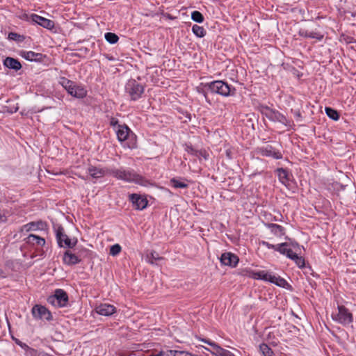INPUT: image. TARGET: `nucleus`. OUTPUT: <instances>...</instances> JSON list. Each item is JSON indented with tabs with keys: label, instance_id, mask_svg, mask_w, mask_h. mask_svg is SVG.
<instances>
[{
	"label": "nucleus",
	"instance_id": "11",
	"mask_svg": "<svg viewBox=\"0 0 356 356\" xmlns=\"http://www.w3.org/2000/svg\"><path fill=\"white\" fill-rule=\"evenodd\" d=\"M257 152L263 156L273 157L275 159H281L283 157L282 154L271 145L259 147Z\"/></svg>",
	"mask_w": 356,
	"mask_h": 356
},
{
	"label": "nucleus",
	"instance_id": "12",
	"mask_svg": "<svg viewBox=\"0 0 356 356\" xmlns=\"http://www.w3.org/2000/svg\"><path fill=\"white\" fill-rule=\"evenodd\" d=\"M129 200L133 204L136 209L143 210L147 207L148 201L145 197L140 195L133 193L129 195Z\"/></svg>",
	"mask_w": 356,
	"mask_h": 356
},
{
	"label": "nucleus",
	"instance_id": "4",
	"mask_svg": "<svg viewBox=\"0 0 356 356\" xmlns=\"http://www.w3.org/2000/svg\"><path fill=\"white\" fill-rule=\"evenodd\" d=\"M144 86L135 79H130L125 86V91L133 101L140 99L144 92Z\"/></svg>",
	"mask_w": 356,
	"mask_h": 356
},
{
	"label": "nucleus",
	"instance_id": "5",
	"mask_svg": "<svg viewBox=\"0 0 356 356\" xmlns=\"http://www.w3.org/2000/svg\"><path fill=\"white\" fill-rule=\"evenodd\" d=\"M255 280H261L266 282H269L270 283L275 284L278 286L285 287L287 284V282L282 277L278 276H275L274 275H271L268 271L266 270H260L256 272Z\"/></svg>",
	"mask_w": 356,
	"mask_h": 356
},
{
	"label": "nucleus",
	"instance_id": "48",
	"mask_svg": "<svg viewBox=\"0 0 356 356\" xmlns=\"http://www.w3.org/2000/svg\"><path fill=\"white\" fill-rule=\"evenodd\" d=\"M203 95H204V97H205V99H206V101H207L209 104H211V102H210V100L208 99L207 93L206 92L203 91Z\"/></svg>",
	"mask_w": 356,
	"mask_h": 356
},
{
	"label": "nucleus",
	"instance_id": "45",
	"mask_svg": "<svg viewBox=\"0 0 356 356\" xmlns=\"http://www.w3.org/2000/svg\"><path fill=\"white\" fill-rule=\"evenodd\" d=\"M226 156L229 159H232V152L230 149L226 150Z\"/></svg>",
	"mask_w": 356,
	"mask_h": 356
},
{
	"label": "nucleus",
	"instance_id": "41",
	"mask_svg": "<svg viewBox=\"0 0 356 356\" xmlns=\"http://www.w3.org/2000/svg\"><path fill=\"white\" fill-rule=\"evenodd\" d=\"M186 151L188 154H191V155H193V156H197V151H198V150H197V149H194V148L193 147V146H192V145H186Z\"/></svg>",
	"mask_w": 356,
	"mask_h": 356
},
{
	"label": "nucleus",
	"instance_id": "37",
	"mask_svg": "<svg viewBox=\"0 0 356 356\" xmlns=\"http://www.w3.org/2000/svg\"><path fill=\"white\" fill-rule=\"evenodd\" d=\"M122 250V248L119 244H115L110 248V254L112 256L118 255Z\"/></svg>",
	"mask_w": 356,
	"mask_h": 356
},
{
	"label": "nucleus",
	"instance_id": "3",
	"mask_svg": "<svg viewBox=\"0 0 356 356\" xmlns=\"http://www.w3.org/2000/svg\"><path fill=\"white\" fill-rule=\"evenodd\" d=\"M60 83L72 97L82 99L87 95V91L81 86H77L74 83L65 77L60 79Z\"/></svg>",
	"mask_w": 356,
	"mask_h": 356
},
{
	"label": "nucleus",
	"instance_id": "39",
	"mask_svg": "<svg viewBox=\"0 0 356 356\" xmlns=\"http://www.w3.org/2000/svg\"><path fill=\"white\" fill-rule=\"evenodd\" d=\"M261 243H262L263 245L266 246L268 249H273L274 250L277 251V252L279 250V248L278 247H280V244L273 245V244H270V243H269L268 242H266V241H262Z\"/></svg>",
	"mask_w": 356,
	"mask_h": 356
},
{
	"label": "nucleus",
	"instance_id": "26",
	"mask_svg": "<svg viewBox=\"0 0 356 356\" xmlns=\"http://www.w3.org/2000/svg\"><path fill=\"white\" fill-rule=\"evenodd\" d=\"M277 176L279 180L285 186L288 185L290 181V174L286 169L280 168H277Z\"/></svg>",
	"mask_w": 356,
	"mask_h": 356
},
{
	"label": "nucleus",
	"instance_id": "30",
	"mask_svg": "<svg viewBox=\"0 0 356 356\" xmlns=\"http://www.w3.org/2000/svg\"><path fill=\"white\" fill-rule=\"evenodd\" d=\"M193 33L199 38H203L206 35L205 29L199 25L194 24L192 27Z\"/></svg>",
	"mask_w": 356,
	"mask_h": 356
},
{
	"label": "nucleus",
	"instance_id": "6",
	"mask_svg": "<svg viewBox=\"0 0 356 356\" xmlns=\"http://www.w3.org/2000/svg\"><path fill=\"white\" fill-rule=\"evenodd\" d=\"M332 319L343 325H347L353 323V314L343 305L338 306V313L332 314Z\"/></svg>",
	"mask_w": 356,
	"mask_h": 356
},
{
	"label": "nucleus",
	"instance_id": "33",
	"mask_svg": "<svg viewBox=\"0 0 356 356\" xmlns=\"http://www.w3.org/2000/svg\"><path fill=\"white\" fill-rule=\"evenodd\" d=\"M238 274L241 276L248 277L252 278L254 280L256 277L254 275V274H256V272H254V270H252L250 268L241 269L240 270V272L238 273Z\"/></svg>",
	"mask_w": 356,
	"mask_h": 356
},
{
	"label": "nucleus",
	"instance_id": "13",
	"mask_svg": "<svg viewBox=\"0 0 356 356\" xmlns=\"http://www.w3.org/2000/svg\"><path fill=\"white\" fill-rule=\"evenodd\" d=\"M31 21L47 29L51 30L54 28V22L41 17L37 14H32L30 17Z\"/></svg>",
	"mask_w": 356,
	"mask_h": 356
},
{
	"label": "nucleus",
	"instance_id": "2",
	"mask_svg": "<svg viewBox=\"0 0 356 356\" xmlns=\"http://www.w3.org/2000/svg\"><path fill=\"white\" fill-rule=\"evenodd\" d=\"M111 175L118 179L127 182H134L138 184L144 185L145 179L134 170H125L123 169H111Z\"/></svg>",
	"mask_w": 356,
	"mask_h": 356
},
{
	"label": "nucleus",
	"instance_id": "44",
	"mask_svg": "<svg viewBox=\"0 0 356 356\" xmlns=\"http://www.w3.org/2000/svg\"><path fill=\"white\" fill-rule=\"evenodd\" d=\"M149 356H166V352L164 353L163 351H160L156 354H154V353L150 354Z\"/></svg>",
	"mask_w": 356,
	"mask_h": 356
},
{
	"label": "nucleus",
	"instance_id": "46",
	"mask_svg": "<svg viewBox=\"0 0 356 356\" xmlns=\"http://www.w3.org/2000/svg\"><path fill=\"white\" fill-rule=\"evenodd\" d=\"M295 116L296 117L297 119L302 118L301 113L299 111L295 112Z\"/></svg>",
	"mask_w": 356,
	"mask_h": 356
},
{
	"label": "nucleus",
	"instance_id": "35",
	"mask_svg": "<svg viewBox=\"0 0 356 356\" xmlns=\"http://www.w3.org/2000/svg\"><path fill=\"white\" fill-rule=\"evenodd\" d=\"M259 349L264 356H269V355L273 354L272 349L266 343H261L259 346Z\"/></svg>",
	"mask_w": 356,
	"mask_h": 356
},
{
	"label": "nucleus",
	"instance_id": "19",
	"mask_svg": "<svg viewBox=\"0 0 356 356\" xmlns=\"http://www.w3.org/2000/svg\"><path fill=\"white\" fill-rule=\"evenodd\" d=\"M111 170L108 168H99L95 166H90L88 168V172L93 178H100L106 175H111Z\"/></svg>",
	"mask_w": 356,
	"mask_h": 356
},
{
	"label": "nucleus",
	"instance_id": "49",
	"mask_svg": "<svg viewBox=\"0 0 356 356\" xmlns=\"http://www.w3.org/2000/svg\"><path fill=\"white\" fill-rule=\"evenodd\" d=\"M270 220H274V221H279V220H281L280 219L277 218L276 216H274V217H272L270 219Z\"/></svg>",
	"mask_w": 356,
	"mask_h": 356
},
{
	"label": "nucleus",
	"instance_id": "40",
	"mask_svg": "<svg viewBox=\"0 0 356 356\" xmlns=\"http://www.w3.org/2000/svg\"><path fill=\"white\" fill-rule=\"evenodd\" d=\"M7 211H0V223L6 222L8 220Z\"/></svg>",
	"mask_w": 356,
	"mask_h": 356
},
{
	"label": "nucleus",
	"instance_id": "43",
	"mask_svg": "<svg viewBox=\"0 0 356 356\" xmlns=\"http://www.w3.org/2000/svg\"><path fill=\"white\" fill-rule=\"evenodd\" d=\"M19 36L17 33H13V32H10L9 34H8V38L10 40H17V38Z\"/></svg>",
	"mask_w": 356,
	"mask_h": 356
},
{
	"label": "nucleus",
	"instance_id": "16",
	"mask_svg": "<svg viewBox=\"0 0 356 356\" xmlns=\"http://www.w3.org/2000/svg\"><path fill=\"white\" fill-rule=\"evenodd\" d=\"M47 226L46 222L42 220H38L37 222H31L21 227V232H29L30 231H35L38 229H43L44 227Z\"/></svg>",
	"mask_w": 356,
	"mask_h": 356
},
{
	"label": "nucleus",
	"instance_id": "9",
	"mask_svg": "<svg viewBox=\"0 0 356 356\" xmlns=\"http://www.w3.org/2000/svg\"><path fill=\"white\" fill-rule=\"evenodd\" d=\"M56 239L58 245L60 247L65 246L69 248H73L77 243V239L72 240L65 234L64 228L61 226L58 227L56 230Z\"/></svg>",
	"mask_w": 356,
	"mask_h": 356
},
{
	"label": "nucleus",
	"instance_id": "27",
	"mask_svg": "<svg viewBox=\"0 0 356 356\" xmlns=\"http://www.w3.org/2000/svg\"><path fill=\"white\" fill-rule=\"evenodd\" d=\"M21 55L26 60L30 61H37L42 58V55L39 53H35L33 51H22Z\"/></svg>",
	"mask_w": 356,
	"mask_h": 356
},
{
	"label": "nucleus",
	"instance_id": "20",
	"mask_svg": "<svg viewBox=\"0 0 356 356\" xmlns=\"http://www.w3.org/2000/svg\"><path fill=\"white\" fill-rule=\"evenodd\" d=\"M115 131L118 139L120 142L125 141L131 132L130 129L126 124L118 125Z\"/></svg>",
	"mask_w": 356,
	"mask_h": 356
},
{
	"label": "nucleus",
	"instance_id": "8",
	"mask_svg": "<svg viewBox=\"0 0 356 356\" xmlns=\"http://www.w3.org/2000/svg\"><path fill=\"white\" fill-rule=\"evenodd\" d=\"M47 301L50 304L63 307L68 303V296L64 290L58 289L55 291L54 295L48 298Z\"/></svg>",
	"mask_w": 356,
	"mask_h": 356
},
{
	"label": "nucleus",
	"instance_id": "17",
	"mask_svg": "<svg viewBox=\"0 0 356 356\" xmlns=\"http://www.w3.org/2000/svg\"><path fill=\"white\" fill-rule=\"evenodd\" d=\"M63 261L65 264L72 266L79 264L81 261V259H79V256L72 253L70 250H67L63 254Z\"/></svg>",
	"mask_w": 356,
	"mask_h": 356
},
{
	"label": "nucleus",
	"instance_id": "34",
	"mask_svg": "<svg viewBox=\"0 0 356 356\" xmlns=\"http://www.w3.org/2000/svg\"><path fill=\"white\" fill-rule=\"evenodd\" d=\"M105 39L110 44H115L118 41L119 37L115 33L108 32L105 34Z\"/></svg>",
	"mask_w": 356,
	"mask_h": 356
},
{
	"label": "nucleus",
	"instance_id": "29",
	"mask_svg": "<svg viewBox=\"0 0 356 356\" xmlns=\"http://www.w3.org/2000/svg\"><path fill=\"white\" fill-rule=\"evenodd\" d=\"M163 259H164V258L163 257H160L159 254L154 250L146 255L147 262L152 265L155 264V261H160Z\"/></svg>",
	"mask_w": 356,
	"mask_h": 356
},
{
	"label": "nucleus",
	"instance_id": "25",
	"mask_svg": "<svg viewBox=\"0 0 356 356\" xmlns=\"http://www.w3.org/2000/svg\"><path fill=\"white\" fill-rule=\"evenodd\" d=\"M264 225L277 236H282L285 234L284 228L280 225L274 223H265Z\"/></svg>",
	"mask_w": 356,
	"mask_h": 356
},
{
	"label": "nucleus",
	"instance_id": "10",
	"mask_svg": "<svg viewBox=\"0 0 356 356\" xmlns=\"http://www.w3.org/2000/svg\"><path fill=\"white\" fill-rule=\"evenodd\" d=\"M33 316L36 319H45L51 321L52 315L51 312L44 306L35 305L31 309Z\"/></svg>",
	"mask_w": 356,
	"mask_h": 356
},
{
	"label": "nucleus",
	"instance_id": "7",
	"mask_svg": "<svg viewBox=\"0 0 356 356\" xmlns=\"http://www.w3.org/2000/svg\"><path fill=\"white\" fill-rule=\"evenodd\" d=\"M205 87H207L212 93H217L225 97L231 95V88L222 81H212L207 83Z\"/></svg>",
	"mask_w": 356,
	"mask_h": 356
},
{
	"label": "nucleus",
	"instance_id": "50",
	"mask_svg": "<svg viewBox=\"0 0 356 356\" xmlns=\"http://www.w3.org/2000/svg\"><path fill=\"white\" fill-rule=\"evenodd\" d=\"M83 251H84V252H89V250H87V249H84V250H83Z\"/></svg>",
	"mask_w": 356,
	"mask_h": 356
},
{
	"label": "nucleus",
	"instance_id": "15",
	"mask_svg": "<svg viewBox=\"0 0 356 356\" xmlns=\"http://www.w3.org/2000/svg\"><path fill=\"white\" fill-rule=\"evenodd\" d=\"M298 35L305 38L315 39L317 41H321L324 38V34L316 29L308 30L300 29L298 31Z\"/></svg>",
	"mask_w": 356,
	"mask_h": 356
},
{
	"label": "nucleus",
	"instance_id": "36",
	"mask_svg": "<svg viewBox=\"0 0 356 356\" xmlns=\"http://www.w3.org/2000/svg\"><path fill=\"white\" fill-rule=\"evenodd\" d=\"M191 18L193 21L198 22V23H202L204 21L203 15L197 10L193 11L192 13Z\"/></svg>",
	"mask_w": 356,
	"mask_h": 356
},
{
	"label": "nucleus",
	"instance_id": "31",
	"mask_svg": "<svg viewBox=\"0 0 356 356\" xmlns=\"http://www.w3.org/2000/svg\"><path fill=\"white\" fill-rule=\"evenodd\" d=\"M325 113L332 120H338L339 118V113L334 110L332 108L330 107H326L325 108Z\"/></svg>",
	"mask_w": 356,
	"mask_h": 356
},
{
	"label": "nucleus",
	"instance_id": "22",
	"mask_svg": "<svg viewBox=\"0 0 356 356\" xmlns=\"http://www.w3.org/2000/svg\"><path fill=\"white\" fill-rule=\"evenodd\" d=\"M25 242L29 245H38L44 246L45 245V239L41 236L31 234L25 239Z\"/></svg>",
	"mask_w": 356,
	"mask_h": 356
},
{
	"label": "nucleus",
	"instance_id": "18",
	"mask_svg": "<svg viewBox=\"0 0 356 356\" xmlns=\"http://www.w3.org/2000/svg\"><path fill=\"white\" fill-rule=\"evenodd\" d=\"M115 307L109 304H101L96 307L95 311L97 314L102 316H111L115 312Z\"/></svg>",
	"mask_w": 356,
	"mask_h": 356
},
{
	"label": "nucleus",
	"instance_id": "32",
	"mask_svg": "<svg viewBox=\"0 0 356 356\" xmlns=\"http://www.w3.org/2000/svg\"><path fill=\"white\" fill-rule=\"evenodd\" d=\"M293 256V257L291 259L293 260L300 268H303L305 266V259L302 257L299 256L298 253Z\"/></svg>",
	"mask_w": 356,
	"mask_h": 356
},
{
	"label": "nucleus",
	"instance_id": "24",
	"mask_svg": "<svg viewBox=\"0 0 356 356\" xmlns=\"http://www.w3.org/2000/svg\"><path fill=\"white\" fill-rule=\"evenodd\" d=\"M290 245L288 243H282L280 244L278 252L284 255H286L288 258L291 259L297 252H293V250L289 247Z\"/></svg>",
	"mask_w": 356,
	"mask_h": 356
},
{
	"label": "nucleus",
	"instance_id": "23",
	"mask_svg": "<svg viewBox=\"0 0 356 356\" xmlns=\"http://www.w3.org/2000/svg\"><path fill=\"white\" fill-rule=\"evenodd\" d=\"M3 65L6 67L15 70V71L19 70L22 68V65L20 62L17 59H15L12 57H7L3 60Z\"/></svg>",
	"mask_w": 356,
	"mask_h": 356
},
{
	"label": "nucleus",
	"instance_id": "28",
	"mask_svg": "<svg viewBox=\"0 0 356 356\" xmlns=\"http://www.w3.org/2000/svg\"><path fill=\"white\" fill-rule=\"evenodd\" d=\"M180 179L184 180V181H181L175 177H173L170 179V184L175 188H187L188 187V184L185 181L188 182L189 181L186 178Z\"/></svg>",
	"mask_w": 356,
	"mask_h": 356
},
{
	"label": "nucleus",
	"instance_id": "1",
	"mask_svg": "<svg viewBox=\"0 0 356 356\" xmlns=\"http://www.w3.org/2000/svg\"><path fill=\"white\" fill-rule=\"evenodd\" d=\"M261 113L267 118L268 120L273 122H279L286 127H291L293 121L287 119L283 114L278 111L272 109L268 106L259 105L258 107Z\"/></svg>",
	"mask_w": 356,
	"mask_h": 356
},
{
	"label": "nucleus",
	"instance_id": "14",
	"mask_svg": "<svg viewBox=\"0 0 356 356\" xmlns=\"http://www.w3.org/2000/svg\"><path fill=\"white\" fill-rule=\"evenodd\" d=\"M239 261L238 257L232 252H225L221 254L220 262L225 266L234 268Z\"/></svg>",
	"mask_w": 356,
	"mask_h": 356
},
{
	"label": "nucleus",
	"instance_id": "38",
	"mask_svg": "<svg viewBox=\"0 0 356 356\" xmlns=\"http://www.w3.org/2000/svg\"><path fill=\"white\" fill-rule=\"evenodd\" d=\"M196 156L198 158L202 157L204 160H208L209 158V154L206 149H202L197 151Z\"/></svg>",
	"mask_w": 356,
	"mask_h": 356
},
{
	"label": "nucleus",
	"instance_id": "42",
	"mask_svg": "<svg viewBox=\"0 0 356 356\" xmlns=\"http://www.w3.org/2000/svg\"><path fill=\"white\" fill-rule=\"evenodd\" d=\"M118 122H119V121H118V120L117 118H111V119H110V125L111 127H115V126L118 127V125H120L118 124Z\"/></svg>",
	"mask_w": 356,
	"mask_h": 356
},
{
	"label": "nucleus",
	"instance_id": "21",
	"mask_svg": "<svg viewBox=\"0 0 356 356\" xmlns=\"http://www.w3.org/2000/svg\"><path fill=\"white\" fill-rule=\"evenodd\" d=\"M202 341L213 347V350L216 351V354L219 356H235L232 352L221 348L213 341H210L207 339H202Z\"/></svg>",
	"mask_w": 356,
	"mask_h": 356
},
{
	"label": "nucleus",
	"instance_id": "47",
	"mask_svg": "<svg viewBox=\"0 0 356 356\" xmlns=\"http://www.w3.org/2000/svg\"><path fill=\"white\" fill-rule=\"evenodd\" d=\"M291 245L293 247V248L295 249L296 252L298 251L297 249H300L299 245L297 243H291Z\"/></svg>",
	"mask_w": 356,
	"mask_h": 356
}]
</instances>
